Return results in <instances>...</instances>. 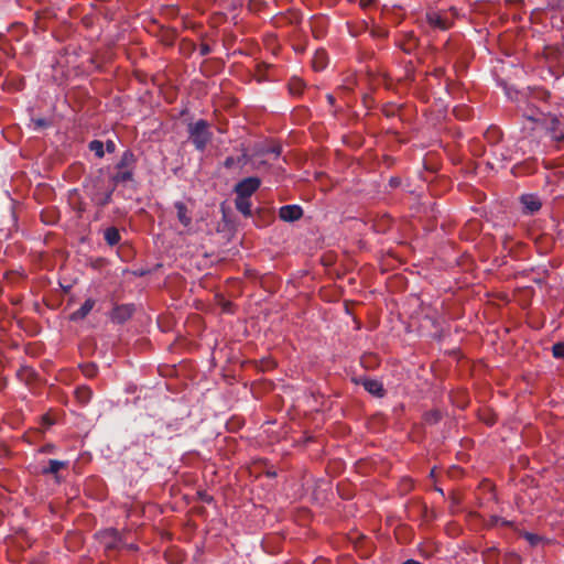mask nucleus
I'll use <instances>...</instances> for the list:
<instances>
[{"label":"nucleus","instance_id":"21","mask_svg":"<svg viewBox=\"0 0 564 564\" xmlns=\"http://www.w3.org/2000/svg\"><path fill=\"white\" fill-rule=\"evenodd\" d=\"M525 117L534 122H539L541 120V113L536 110H531L530 112L525 113Z\"/></svg>","mask_w":564,"mask_h":564},{"label":"nucleus","instance_id":"20","mask_svg":"<svg viewBox=\"0 0 564 564\" xmlns=\"http://www.w3.org/2000/svg\"><path fill=\"white\" fill-rule=\"evenodd\" d=\"M553 355L556 357V358H561V357H564V345L563 344H555L553 346Z\"/></svg>","mask_w":564,"mask_h":564},{"label":"nucleus","instance_id":"4","mask_svg":"<svg viewBox=\"0 0 564 564\" xmlns=\"http://www.w3.org/2000/svg\"><path fill=\"white\" fill-rule=\"evenodd\" d=\"M113 191V186L107 187L106 189H101V187L95 185L90 194L91 200L96 205L105 206L110 203Z\"/></svg>","mask_w":564,"mask_h":564},{"label":"nucleus","instance_id":"9","mask_svg":"<svg viewBox=\"0 0 564 564\" xmlns=\"http://www.w3.org/2000/svg\"><path fill=\"white\" fill-rule=\"evenodd\" d=\"M95 305V301L93 299H87L84 304L75 312L70 314L72 321H80L85 318L89 312L93 310Z\"/></svg>","mask_w":564,"mask_h":564},{"label":"nucleus","instance_id":"25","mask_svg":"<svg viewBox=\"0 0 564 564\" xmlns=\"http://www.w3.org/2000/svg\"><path fill=\"white\" fill-rule=\"evenodd\" d=\"M35 123L39 126V127H44L46 126V121L44 119H39L35 121Z\"/></svg>","mask_w":564,"mask_h":564},{"label":"nucleus","instance_id":"15","mask_svg":"<svg viewBox=\"0 0 564 564\" xmlns=\"http://www.w3.org/2000/svg\"><path fill=\"white\" fill-rule=\"evenodd\" d=\"M236 208L246 216L251 215V203L249 197L237 196Z\"/></svg>","mask_w":564,"mask_h":564},{"label":"nucleus","instance_id":"23","mask_svg":"<svg viewBox=\"0 0 564 564\" xmlns=\"http://www.w3.org/2000/svg\"><path fill=\"white\" fill-rule=\"evenodd\" d=\"M524 536L531 544H536V542L539 541V536L532 533H525Z\"/></svg>","mask_w":564,"mask_h":564},{"label":"nucleus","instance_id":"16","mask_svg":"<svg viewBox=\"0 0 564 564\" xmlns=\"http://www.w3.org/2000/svg\"><path fill=\"white\" fill-rule=\"evenodd\" d=\"M104 237L109 246H116L120 241V234L115 227L107 228L105 230Z\"/></svg>","mask_w":564,"mask_h":564},{"label":"nucleus","instance_id":"22","mask_svg":"<svg viewBox=\"0 0 564 564\" xmlns=\"http://www.w3.org/2000/svg\"><path fill=\"white\" fill-rule=\"evenodd\" d=\"M87 377H93L96 373V367L94 365L85 366L83 369Z\"/></svg>","mask_w":564,"mask_h":564},{"label":"nucleus","instance_id":"3","mask_svg":"<svg viewBox=\"0 0 564 564\" xmlns=\"http://www.w3.org/2000/svg\"><path fill=\"white\" fill-rule=\"evenodd\" d=\"M174 208L176 210V217L181 225L187 230H189L193 223L192 210L186 206V204H184L181 200L174 203Z\"/></svg>","mask_w":564,"mask_h":564},{"label":"nucleus","instance_id":"19","mask_svg":"<svg viewBox=\"0 0 564 564\" xmlns=\"http://www.w3.org/2000/svg\"><path fill=\"white\" fill-rule=\"evenodd\" d=\"M280 148L279 147H269V148H261L257 151V155H264L267 153H273L275 156L280 155Z\"/></svg>","mask_w":564,"mask_h":564},{"label":"nucleus","instance_id":"17","mask_svg":"<svg viewBox=\"0 0 564 564\" xmlns=\"http://www.w3.org/2000/svg\"><path fill=\"white\" fill-rule=\"evenodd\" d=\"M89 150L93 151L95 153V155L98 158H102L105 154L104 143L99 140H93L89 143Z\"/></svg>","mask_w":564,"mask_h":564},{"label":"nucleus","instance_id":"8","mask_svg":"<svg viewBox=\"0 0 564 564\" xmlns=\"http://www.w3.org/2000/svg\"><path fill=\"white\" fill-rule=\"evenodd\" d=\"M68 466V462L65 460H57V459H50L47 467H44L42 469L43 474H51L55 476V479L59 481L58 471L61 469H64Z\"/></svg>","mask_w":564,"mask_h":564},{"label":"nucleus","instance_id":"26","mask_svg":"<svg viewBox=\"0 0 564 564\" xmlns=\"http://www.w3.org/2000/svg\"><path fill=\"white\" fill-rule=\"evenodd\" d=\"M402 564H421V563L417 561H414V560H408V561L403 562Z\"/></svg>","mask_w":564,"mask_h":564},{"label":"nucleus","instance_id":"1","mask_svg":"<svg viewBox=\"0 0 564 564\" xmlns=\"http://www.w3.org/2000/svg\"><path fill=\"white\" fill-rule=\"evenodd\" d=\"M189 140L198 151H204L213 139V132L209 130V123L206 120H198L188 124Z\"/></svg>","mask_w":564,"mask_h":564},{"label":"nucleus","instance_id":"11","mask_svg":"<svg viewBox=\"0 0 564 564\" xmlns=\"http://www.w3.org/2000/svg\"><path fill=\"white\" fill-rule=\"evenodd\" d=\"M249 160H252V158H249L247 153H242V155H240L238 158L228 156L225 160L224 165L227 169H232L236 165L242 167L243 165H246L248 163Z\"/></svg>","mask_w":564,"mask_h":564},{"label":"nucleus","instance_id":"13","mask_svg":"<svg viewBox=\"0 0 564 564\" xmlns=\"http://www.w3.org/2000/svg\"><path fill=\"white\" fill-rule=\"evenodd\" d=\"M312 65L315 70H322L327 65V57L324 51H316L312 59Z\"/></svg>","mask_w":564,"mask_h":564},{"label":"nucleus","instance_id":"24","mask_svg":"<svg viewBox=\"0 0 564 564\" xmlns=\"http://www.w3.org/2000/svg\"><path fill=\"white\" fill-rule=\"evenodd\" d=\"M106 150L109 152V153H112L115 152L116 150V143L111 140H108L107 143H106Z\"/></svg>","mask_w":564,"mask_h":564},{"label":"nucleus","instance_id":"5","mask_svg":"<svg viewBox=\"0 0 564 564\" xmlns=\"http://www.w3.org/2000/svg\"><path fill=\"white\" fill-rule=\"evenodd\" d=\"M303 215V210L297 205H285L280 208L279 216L284 221H295Z\"/></svg>","mask_w":564,"mask_h":564},{"label":"nucleus","instance_id":"7","mask_svg":"<svg viewBox=\"0 0 564 564\" xmlns=\"http://www.w3.org/2000/svg\"><path fill=\"white\" fill-rule=\"evenodd\" d=\"M360 383L365 388L367 392L370 394L381 398L384 394V389L382 383L377 379L364 378L360 380Z\"/></svg>","mask_w":564,"mask_h":564},{"label":"nucleus","instance_id":"6","mask_svg":"<svg viewBox=\"0 0 564 564\" xmlns=\"http://www.w3.org/2000/svg\"><path fill=\"white\" fill-rule=\"evenodd\" d=\"M523 210L528 214H534L540 210L542 204L540 198L533 194H524L520 197Z\"/></svg>","mask_w":564,"mask_h":564},{"label":"nucleus","instance_id":"10","mask_svg":"<svg viewBox=\"0 0 564 564\" xmlns=\"http://www.w3.org/2000/svg\"><path fill=\"white\" fill-rule=\"evenodd\" d=\"M132 180V170L131 169H122L117 170V172L111 176L113 188L117 184L126 183Z\"/></svg>","mask_w":564,"mask_h":564},{"label":"nucleus","instance_id":"12","mask_svg":"<svg viewBox=\"0 0 564 564\" xmlns=\"http://www.w3.org/2000/svg\"><path fill=\"white\" fill-rule=\"evenodd\" d=\"M134 154L131 151H124L122 154L120 161L117 163L116 169L122 170V169H131L134 163Z\"/></svg>","mask_w":564,"mask_h":564},{"label":"nucleus","instance_id":"2","mask_svg":"<svg viewBox=\"0 0 564 564\" xmlns=\"http://www.w3.org/2000/svg\"><path fill=\"white\" fill-rule=\"evenodd\" d=\"M260 184L261 181L258 177H247L236 185L235 192L237 196L250 197L259 188Z\"/></svg>","mask_w":564,"mask_h":564},{"label":"nucleus","instance_id":"18","mask_svg":"<svg viewBox=\"0 0 564 564\" xmlns=\"http://www.w3.org/2000/svg\"><path fill=\"white\" fill-rule=\"evenodd\" d=\"M106 536L109 538V542H106L107 549H115L119 543L118 533L115 530H110L106 533Z\"/></svg>","mask_w":564,"mask_h":564},{"label":"nucleus","instance_id":"14","mask_svg":"<svg viewBox=\"0 0 564 564\" xmlns=\"http://www.w3.org/2000/svg\"><path fill=\"white\" fill-rule=\"evenodd\" d=\"M91 394H93V392H91L90 388H88L86 386L78 387L75 390L76 399L82 404H87L91 398Z\"/></svg>","mask_w":564,"mask_h":564}]
</instances>
